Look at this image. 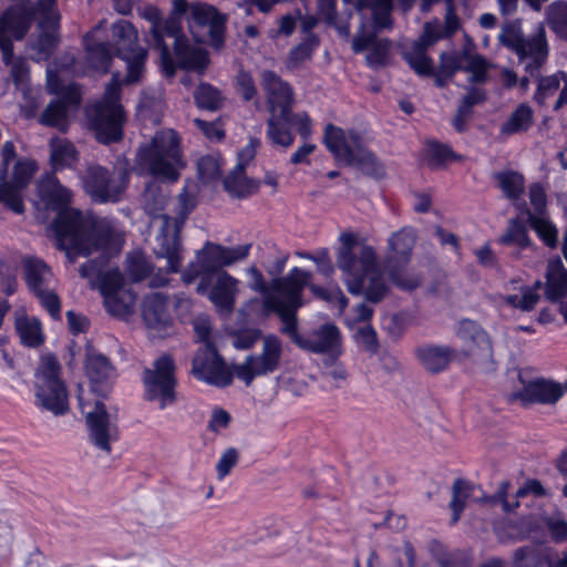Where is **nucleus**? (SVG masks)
Instances as JSON below:
<instances>
[{
	"label": "nucleus",
	"mask_w": 567,
	"mask_h": 567,
	"mask_svg": "<svg viewBox=\"0 0 567 567\" xmlns=\"http://www.w3.org/2000/svg\"><path fill=\"white\" fill-rule=\"evenodd\" d=\"M558 91L559 96L555 103V110L567 104V74L564 72L540 79L534 100L538 104H544L548 97L553 96Z\"/></svg>",
	"instance_id": "32"
},
{
	"label": "nucleus",
	"mask_w": 567,
	"mask_h": 567,
	"mask_svg": "<svg viewBox=\"0 0 567 567\" xmlns=\"http://www.w3.org/2000/svg\"><path fill=\"white\" fill-rule=\"evenodd\" d=\"M33 11L29 2H19L0 17V50L6 64H12L11 76L17 85L28 78L24 60L12 61V40H20L30 28Z\"/></svg>",
	"instance_id": "10"
},
{
	"label": "nucleus",
	"mask_w": 567,
	"mask_h": 567,
	"mask_svg": "<svg viewBox=\"0 0 567 567\" xmlns=\"http://www.w3.org/2000/svg\"><path fill=\"white\" fill-rule=\"evenodd\" d=\"M282 353L281 340L274 334L265 336L261 351L256 355H248L243 363L235 365V375L249 385L256 377L267 375L278 370Z\"/></svg>",
	"instance_id": "18"
},
{
	"label": "nucleus",
	"mask_w": 567,
	"mask_h": 567,
	"mask_svg": "<svg viewBox=\"0 0 567 567\" xmlns=\"http://www.w3.org/2000/svg\"><path fill=\"white\" fill-rule=\"evenodd\" d=\"M544 522L555 542L560 543L567 539V522L559 514L548 516Z\"/></svg>",
	"instance_id": "57"
},
{
	"label": "nucleus",
	"mask_w": 567,
	"mask_h": 567,
	"mask_svg": "<svg viewBox=\"0 0 567 567\" xmlns=\"http://www.w3.org/2000/svg\"><path fill=\"white\" fill-rule=\"evenodd\" d=\"M542 286L543 284L540 280H537L533 287L522 286L519 288V293L501 295L498 303L506 305L522 311H530L536 307L540 299L538 290Z\"/></svg>",
	"instance_id": "36"
},
{
	"label": "nucleus",
	"mask_w": 567,
	"mask_h": 567,
	"mask_svg": "<svg viewBox=\"0 0 567 567\" xmlns=\"http://www.w3.org/2000/svg\"><path fill=\"white\" fill-rule=\"evenodd\" d=\"M528 223L538 237L549 247H556L558 230L545 214L527 212Z\"/></svg>",
	"instance_id": "43"
},
{
	"label": "nucleus",
	"mask_w": 567,
	"mask_h": 567,
	"mask_svg": "<svg viewBox=\"0 0 567 567\" xmlns=\"http://www.w3.org/2000/svg\"><path fill=\"white\" fill-rule=\"evenodd\" d=\"M79 404L85 415L90 443L106 454L111 453L112 443L120 437L116 412L100 400L92 405L82 394L79 395Z\"/></svg>",
	"instance_id": "14"
},
{
	"label": "nucleus",
	"mask_w": 567,
	"mask_h": 567,
	"mask_svg": "<svg viewBox=\"0 0 567 567\" xmlns=\"http://www.w3.org/2000/svg\"><path fill=\"white\" fill-rule=\"evenodd\" d=\"M171 17L162 19L156 7L148 6L143 9V17L148 20L155 48L159 51L161 64L166 76L175 74V65L203 72L208 65L207 52L199 45L190 44L189 40L181 33V18L186 14L188 2L186 0H172Z\"/></svg>",
	"instance_id": "3"
},
{
	"label": "nucleus",
	"mask_w": 567,
	"mask_h": 567,
	"mask_svg": "<svg viewBox=\"0 0 567 567\" xmlns=\"http://www.w3.org/2000/svg\"><path fill=\"white\" fill-rule=\"evenodd\" d=\"M534 122V110L527 103L517 105L501 125L499 133L503 136L524 133Z\"/></svg>",
	"instance_id": "35"
},
{
	"label": "nucleus",
	"mask_w": 567,
	"mask_h": 567,
	"mask_svg": "<svg viewBox=\"0 0 567 567\" xmlns=\"http://www.w3.org/2000/svg\"><path fill=\"white\" fill-rule=\"evenodd\" d=\"M499 243L504 245L515 244L519 247L528 246L529 238L526 226L522 221L513 219L509 223L507 231L499 238Z\"/></svg>",
	"instance_id": "50"
},
{
	"label": "nucleus",
	"mask_w": 567,
	"mask_h": 567,
	"mask_svg": "<svg viewBox=\"0 0 567 567\" xmlns=\"http://www.w3.org/2000/svg\"><path fill=\"white\" fill-rule=\"evenodd\" d=\"M37 169L38 165L35 161L31 158H19L12 166L9 182L6 183L20 194V190L29 184Z\"/></svg>",
	"instance_id": "41"
},
{
	"label": "nucleus",
	"mask_w": 567,
	"mask_h": 567,
	"mask_svg": "<svg viewBox=\"0 0 567 567\" xmlns=\"http://www.w3.org/2000/svg\"><path fill=\"white\" fill-rule=\"evenodd\" d=\"M441 60L442 70L445 73L453 74L462 70L470 74V79L473 82H483L485 80L487 62L481 55L467 51L460 54L443 53Z\"/></svg>",
	"instance_id": "28"
},
{
	"label": "nucleus",
	"mask_w": 567,
	"mask_h": 567,
	"mask_svg": "<svg viewBox=\"0 0 567 567\" xmlns=\"http://www.w3.org/2000/svg\"><path fill=\"white\" fill-rule=\"evenodd\" d=\"M38 190L44 204L58 210L53 228L58 246L64 250L70 261L93 251H101L103 257L120 251L123 245L122 230L107 221L93 223L79 210L68 208L72 193L54 175L48 174L43 177L38 184Z\"/></svg>",
	"instance_id": "2"
},
{
	"label": "nucleus",
	"mask_w": 567,
	"mask_h": 567,
	"mask_svg": "<svg viewBox=\"0 0 567 567\" xmlns=\"http://www.w3.org/2000/svg\"><path fill=\"white\" fill-rule=\"evenodd\" d=\"M22 267L29 289L50 316L53 319H59L61 316V302L54 291L55 279L51 269L41 259L35 257L23 258Z\"/></svg>",
	"instance_id": "17"
},
{
	"label": "nucleus",
	"mask_w": 567,
	"mask_h": 567,
	"mask_svg": "<svg viewBox=\"0 0 567 567\" xmlns=\"http://www.w3.org/2000/svg\"><path fill=\"white\" fill-rule=\"evenodd\" d=\"M337 0H318L317 6V14L318 17L328 23L329 25L336 28L339 35L349 38L350 35V27L348 23H340L337 17Z\"/></svg>",
	"instance_id": "44"
},
{
	"label": "nucleus",
	"mask_w": 567,
	"mask_h": 567,
	"mask_svg": "<svg viewBox=\"0 0 567 567\" xmlns=\"http://www.w3.org/2000/svg\"><path fill=\"white\" fill-rule=\"evenodd\" d=\"M231 421L230 414L223 409H214L208 423L209 430L213 432H219L226 429Z\"/></svg>",
	"instance_id": "64"
},
{
	"label": "nucleus",
	"mask_w": 567,
	"mask_h": 567,
	"mask_svg": "<svg viewBox=\"0 0 567 567\" xmlns=\"http://www.w3.org/2000/svg\"><path fill=\"white\" fill-rule=\"evenodd\" d=\"M298 308L287 310V317H280L284 322V332L302 350L312 353H327L340 355L342 340L339 328L333 323H324L310 333L301 334L297 331L296 311Z\"/></svg>",
	"instance_id": "12"
},
{
	"label": "nucleus",
	"mask_w": 567,
	"mask_h": 567,
	"mask_svg": "<svg viewBox=\"0 0 567 567\" xmlns=\"http://www.w3.org/2000/svg\"><path fill=\"white\" fill-rule=\"evenodd\" d=\"M47 85L51 94L59 96L51 102L41 116V123L49 126H60L64 123L70 106H76L80 102V91L76 84H64L59 73L49 68L47 70Z\"/></svg>",
	"instance_id": "21"
},
{
	"label": "nucleus",
	"mask_w": 567,
	"mask_h": 567,
	"mask_svg": "<svg viewBox=\"0 0 567 567\" xmlns=\"http://www.w3.org/2000/svg\"><path fill=\"white\" fill-rule=\"evenodd\" d=\"M192 373L196 379L217 388L229 385L233 381V374H235L212 343L198 349L193 359Z\"/></svg>",
	"instance_id": "24"
},
{
	"label": "nucleus",
	"mask_w": 567,
	"mask_h": 567,
	"mask_svg": "<svg viewBox=\"0 0 567 567\" xmlns=\"http://www.w3.org/2000/svg\"><path fill=\"white\" fill-rule=\"evenodd\" d=\"M175 364L172 357L161 355L152 369L143 374L145 395L150 401H157L165 409L175 401Z\"/></svg>",
	"instance_id": "19"
},
{
	"label": "nucleus",
	"mask_w": 567,
	"mask_h": 567,
	"mask_svg": "<svg viewBox=\"0 0 567 567\" xmlns=\"http://www.w3.org/2000/svg\"><path fill=\"white\" fill-rule=\"evenodd\" d=\"M564 393L565 384L537 378L524 384L517 396L523 403L554 404Z\"/></svg>",
	"instance_id": "29"
},
{
	"label": "nucleus",
	"mask_w": 567,
	"mask_h": 567,
	"mask_svg": "<svg viewBox=\"0 0 567 567\" xmlns=\"http://www.w3.org/2000/svg\"><path fill=\"white\" fill-rule=\"evenodd\" d=\"M199 295L207 299L220 313H230L240 291V281L226 271L202 276L196 287Z\"/></svg>",
	"instance_id": "20"
},
{
	"label": "nucleus",
	"mask_w": 567,
	"mask_h": 567,
	"mask_svg": "<svg viewBox=\"0 0 567 567\" xmlns=\"http://www.w3.org/2000/svg\"><path fill=\"white\" fill-rule=\"evenodd\" d=\"M249 277V287L251 290L258 292L262 297L260 315L267 316L270 312H276L279 317H287V310L292 308H300L302 306V291L305 287L309 286L311 291L322 299L334 298L338 300L340 312H342L348 300L344 295L339 290H333L328 295L324 289L311 285V272L293 267L287 276L282 278L272 279L268 286L264 279L261 271L251 266L246 270Z\"/></svg>",
	"instance_id": "5"
},
{
	"label": "nucleus",
	"mask_w": 567,
	"mask_h": 567,
	"mask_svg": "<svg viewBox=\"0 0 567 567\" xmlns=\"http://www.w3.org/2000/svg\"><path fill=\"white\" fill-rule=\"evenodd\" d=\"M415 243V234L411 228H402L388 239L386 264L392 268L393 262H405ZM391 280L398 287L411 290L419 286L420 277L404 271L391 269Z\"/></svg>",
	"instance_id": "22"
},
{
	"label": "nucleus",
	"mask_w": 567,
	"mask_h": 567,
	"mask_svg": "<svg viewBox=\"0 0 567 567\" xmlns=\"http://www.w3.org/2000/svg\"><path fill=\"white\" fill-rule=\"evenodd\" d=\"M464 355L480 363H492L493 349L488 334L472 320H462L456 331Z\"/></svg>",
	"instance_id": "25"
},
{
	"label": "nucleus",
	"mask_w": 567,
	"mask_h": 567,
	"mask_svg": "<svg viewBox=\"0 0 567 567\" xmlns=\"http://www.w3.org/2000/svg\"><path fill=\"white\" fill-rule=\"evenodd\" d=\"M236 83L238 91L245 100H251L256 95L255 82L249 73L241 71L236 78Z\"/></svg>",
	"instance_id": "59"
},
{
	"label": "nucleus",
	"mask_w": 567,
	"mask_h": 567,
	"mask_svg": "<svg viewBox=\"0 0 567 567\" xmlns=\"http://www.w3.org/2000/svg\"><path fill=\"white\" fill-rule=\"evenodd\" d=\"M195 102L198 107L216 110L220 104L219 92L209 84H200L195 92Z\"/></svg>",
	"instance_id": "51"
},
{
	"label": "nucleus",
	"mask_w": 567,
	"mask_h": 567,
	"mask_svg": "<svg viewBox=\"0 0 567 567\" xmlns=\"http://www.w3.org/2000/svg\"><path fill=\"white\" fill-rule=\"evenodd\" d=\"M498 40L518 55L519 61L525 63V71L529 75H536L539 65L547 56V43L543 27L537 28L532 39L525 40L520 24L508 23L503 27Z\"/></svg>",
	"instance_id": "15"
},
{
	"label": "nucleus",
	"mask_w": 567,
	"mask_h": 567,
	"mask_svg": "<svg viewBox=\"0 0 567 567\" xmlns=\"http://www.w3.org/2000/svg\"><path fill=\"white\" fill-rule=\"evenodd\" d=\"M224 187L234 197H245L251 194L257 185L244 176V166L240 164L225 178Z\"/></svg>",
	"instance_id": "42"
},
{
	"label": "nucleus",
	"mask_w": 567,
	"mask_h": 567,
	"mask_svg": "<svg viewBox=\"0 0 567 567\" xmlns=\"http://www.w3.org/2000/svg\"><path fill=\"white\" fill-rule=\"evenodd\" d=\"M353 337L355 342L365 351L374 352L377 350V334L369 323L355 327Z\"/></svg>",
	"instance_id": "54"
},
{
	"label": "nucleus",
	"mask_w": 567,
	"mask_h": 567,
	"mask_svg": "<svg viewBox=\"0 0 567 567\" xmlns=\"http://www.w3.org/2000/svg\"><path fill=\"white\" fill-rule=\"evenodd\" d=\"M425 50L413 44L410 51L404 52V59L419 75H431L433 72L431 59L425 54Z\"/></svg>",
	"instance_id": "46"
},
{
	"label": "nucleus",
	"mask_w": 567,
	"mask_h": 567,
	"mask_svg": "<svg viewBox=\"0 0 567 567\" xmlns=\"http://www.w3.org/2000/svg\"><path fill=\"white\" fill-rule=\"evenodd\" d=\"M194 123L210 141H219L224 137V131L218 122H206L195 118Z\"/></svg>",
	"instance_id": "60"
},
{
	"label": "nucleus",
	"mask_w": 567,
	"mask_h": 567,
	"mask_svg": "<svg viewBox=\"0 0 567 567\" xmlns=\"http://www.w3.org/2000/svg\"><path fill=\"white\" fill-rule=\"evenodd\" d=\"M529 199L533 205L534 214H544L546 207V193L540 184H533L529 188Z\"/></svg>",
	"instance_id": "63"
},
{
	"label": "nucleus",
	"mask_w": 567,
	"mask_h": 567,
	"mask_svg": "<svg viewBox=\"0 0 567 567\" xmlns=\"http://www.w3.org/2000/svg\"><path fill=\"white\" fill-rule=\"evenodd\" d=\"M86 371L93 391H99L97 385L112 379L114 375L110 361L102 354H93L87 359Z\"/></svg>",
	"instance_id": "40"
},
{
	"label": "nucleus",
	"mask_w": 567,
	"mask_h": 567,
	"mask_svg": "<svg viewBox=\"0 0 567 567\" xmlns=\"http://www.w3.org/2000/svg\"><path fill=\"white\" fill-rule=\"evenodd\" d=\"M152 224L158 227L154 248L156 256L166 259V272H177L183 260L182 245L178 239L183 219L172 218L167 215H155Z\"/></svg>",
	"instance_id": "23"
},
{
	"label": "nucleus",
	"mask_w": 567,
	"mask_h": 567,
	"mask_svg": "<svg viewBox=\"0 0 567 567\" xmlns=\"http://www.w3.org/2000/svg\"><path fill=\"white\" fill-rule=\"evenodd\" d=\"M128 162L118 159L110 172L101 166H92L83 177L84 190L99 203L117 202L128 182Z\"/></svg>",
	"instance_id": "13"
},
{
	"label": "nucleus",
	"mask_w": 567,
	"mask_h": 567,
	"mask_svg": "<svg viewBox=\"0 0 567 567\" xmlns=\"http://www.w3.org/2000/svg\"><path fill=\"white\" fill-rule=\"evenodd\" d=\"M185 163L179 141L171 128L158 131L151 141L137 150L133 169L137 174H150L161 181L176 182Z\"/></svg>",
	"instance_id": "6"
},
{
	"label": "nucleus",
	"mask_w": 567,
	"mask_h": 567,
	"mask_svg": "<svg viewBox=\"0 0 567 567\" xmlns=\"http://www.w3.org/2000/svg\"><path fill=\"white\" fill-rule=\"evenodd\" d=\"M429 153L439 164H445L457 158L449 146L436 143L429 145Z\"/></svg>",
	"instance_id": "61"
},
{
	"label": "nucleus",
	"mask_w": 567,
	"mask_h": 567,
	"mask_svg": "<svg viewBox=\"0 0 567 567\" xmlns=\"http://www.w3.org/2000/svg\"><path fill=\"white\" fill-rule=\"evenodd\" d=\"M61 370L58 359L47 353L41 355L34 371L35 404L54 415H62L69 409V396Z\"/></svg>",
	"instance_id": "9"
},
{
	"label": "nucleus",
	"mask_w": 567,
	"mask_h": 567,
	"mask_svg": "<svg viewBox=\"0 0 567 567\" xmlns=\"http://www.w3.org/2000/svg\"><path fill=\"white\" fill-rule=\"evenodd\" d=\"M358 11L370 10L373 16L374 27L378 29L388 28L391 23L390 13L393 8V0H355Z\"/></svg>",
	"instance_id": "39"
},
{
	"label": "nucleus",
	"mask_w": 567,
	"mask_h": 567,
	"mask_svg": "<svg viewBox=\"0 0 567 567\" xmlns=\"http://www.w3.org/2000/svg\"><path fill=\"white\" fill-rule=\"evenodd\" d=\"M0 202L4 203L17 214H21L23 212L24 205L21 194L16 189H12V187L7 183L0 185Z\"/></svg>",
	"instance_id": "56"
},
{
	"label": "nucleus",
	"mask_w": 567,
	"mask_h": 567,
	"mask_svg": "<svg viewBox=\"0 0 567 567\" xmlns=\"http://www.w3.org/2000/svg\"><path fill=\"white\" fill-rule=\"evenodd\" d=\"M258 330H245L233 337V346L236 349L245 350L252 347L259 338Z\"/></svg>",
	"instance_id": "62"
},
{
	"label": "nucleus",
	"mask_w": 567,
	"mask_h": 567,
	"mask_svg": "<svg viewBox=\"0 0 567 567\" xmlns=\"http://www.w3.org/2000/svg\"><path fill=\"white\" fill-rule=\"evenodd\" d=\"M545 297L551 302L567 297V270L559 258L548 262Z\"/></svg>",
	"instance_id": "31"
},
{
	"label": "nucleus",
	"mask_w": 567,
	"mask_h": 567,
	"mask_svg": "<svg viewBox=\"0 0 567 567\" xmlns=\"http://www.w3.org/2000/svg\"><path fill=\"white\" fill-rule=\"evenodd\" d=\"M38 13L41 17L39 27L41 33L33 44L34 59L38 61L47 60L56 45V29L60 21V14L55 7V0H39Z\"/></svg>",
	"instance_id": "26"
},
{
	"label": "nucleus",
	"mask_w": 567,
	"mask_h": 567,
	"mask_svg": "<svg viewBox=\"0 0 567 567\" xmlns=\"http://www.w3.org/2000/svg\"><path fill=\"white\" fill-rule=\"evenodd\" d=\"M548 22L550 28L567 40V2H555L548 9Z\"/></svg>",
	"instance_id": "47"
},
{
	"label": "nucleus",
	"mask_w": 567,
	"mask_h": 567,
	"mask_svg": "<svg viewBox=\"0 0 567 567\" xmlns=\"http://www.w3.org/2000/svg\"><path fill=\"white\" fill-rule=\"evenodd\" d=\"M238 454L235 449H227L221 453L217 465V477L219 481H223L233 470V467L237 464Z\"/></svg>",
	"instance_id": "58"
},
{
	"label": "nucleus",
	"mask_w": 567,
	"mask_h": 567,
	"mask_svg": "<svg viewBox=\"0 0 567 567\" xmlns=\"http://www.w3.org/2000/svg\"><path fill=\"white\" fill-rule=\"evenodd\" d=\"M78 162V152L68 140L54 137L50 141V164L53 171L71 168Z\"/></svg>",
	"instance_id": "37"
},
{
	"label": "nucleus",
	"mask_w": 567,
	"mask_h": 567,
	"mask_svg": "<svg viewBox=\"0 0 567 567\" xmlns=\"http://www.w3.org/2000/svg\"><path fill=\"white\" fill-rule=\"evenodd\" d=\"M80 275L89 279L93 288L99 289L109 313L126 318L134 312L136 296L118 270L102 272L94 261H87L81 266Z\"/></svg>",
	"instance_id": "7"
},
{
	"label": "nucleus",
	"mask_w": 567,
	"mask_h": 567,
	"mask_svg": "<svg viewBox=\"0 0 567 567\" xmlns=\"http://www.w3.org/2000/svg\"><path fill=\"white\" fill-rule=\"evenodd\" d=\"M260 84L267 99L270 115H290L293 94L290 85L275 72L265 70L260 73Z\"/></svg>",
	"instance_id": "27"
},
{
	"label": "nucleus",
	"mask_w": 567,
	"mask_h": 567,
	"mask_svg": "<svg viewBox=\"0 0 567 567\" xmlns=\"http://www.w3.org/2000/svg\"><path fill=\"white\" fill-rule=\"evenodd\" d=\"M16 330L21 343L29 348H37L44 342L40 320L35 317H29L23 311L16 313Z\"/></svg>",
	"instance_id": "34"
},
{
	"label": "nucleus",
	"mask_w": 567,
	"mask_h": 567,
	"mask_svg": "<svg viewBox=\"0 0 567 567\" xmlns=\"http://www.w3.org/2000/svg\"><path fill=\"white\" fill-rule=\"evenodd\" d=\"M126 269L132 280L141 281L150 274L151 265L143 254L136 251L128 255Z\"/></svg>",
	"instance_id": "52"
},
{
	"label": "nucleus",
	"mask_w": 567,
	"mask_h": 567,
	"mask_svg": "<svg viewBox=\"0 0 567 567\" xmlns=\"http://www.w3.org/2000/svg\"><path fill=\"white\" fill-rule=\"evenodd\" d=\"M142 318L150 330L165 331L172 324L167 296L162 292L146 295L142 302Z\"/></svg>",
	"instance_id": "30"
},
{
	"label": "nucleus",
	"mask_w": 567,
	"mask_h": 567,
	"mask_svg": "<svg viewBox=\"0 0 567 567\" xmlns=\"http://www.w3.org/2000/svg\"><path fill=\"white\" fill-rule=\"evenodd\" d=\"M442 38H444V34L442 33L439 21L435 20L425 23L423 33L413 44L426 49Z\"/></svg>",
	"instance_id": "55"
},
{
	"label": "nucleus",
	"mask_w": 567,
	"mask_h": 567,
	"mask_svg": "<svg viewBox=\"0 0 567 567\" xmlns=\"http://www.w3.org/2000/svg\"><path fill=\"white\" fill-rule=\"evenodd\" d=\"M221 168L220 156L218 154H210L203 156L197 164L199 178L209 183L219 177Z\"/></svg>",
	"instance_id": "49"
},
{
	"label": "nucleus",
	"mask_w": 567,
	"mask_h": 567,
	"mask_svg": "<svg viewBox=\"0 0 567 567\" xmlns=\"http://www.w3.org/2000/svg\"><path fill=\"white\" fill-rule=\"evenodd\" d=\"M498 186L507 198L515 199L524 190V178L515 172H502L495 175Z\"/></svg>",
	"instance_id": "45"
},
{
	"label": "nucleus",
	"mask_w": 567,
	"mask_h": 567,
	"mask_svg": "<svg viewBox=\"0 0 567 567\" xmlns=\"http://www.w3.org/2000/svg\"><path fill=\"white\" fill-rule=\"evenodd\" d=\"M471 486L462 481L457 480L453 484V496L451 501V508L453 512V522H457L461 513L465 507L466 498L470 495Z\"/></svg>",
	"instance_id": "53"
},
{
	"label": "nucleus",
	"mask_w": 567,
	"mask_h": 567,
	"mask_svg": "<svg viewBox=\"0 0 567 567\" xmlns=\"http://www.w3.org/2000/svg\"><path fill=\"white\" fill-rule=\"evenodd\" d=\"M318 45V38L309 33L306 39L296 48H293L288 56V66L295 68L298 64L305 62L306 60L310 59L312 51Z\"/></svg>",
	"instance_id": "48"
},
{
	"label": "nucleus",
	"mask_w": 567,
	"mask_h": 567,
	"mask_svg": "<svg viewBox=\"0 0 567 567\" xmlns=\"http://www.w3.org/2000/svg\"><path fill=\"white\" fill-rule=\"evenodd\" d=\"M420 363L431 372H439L447 367L455 353L443 346H423L415 350Z\"/></svg>",
	"instance_id": "33"
},
{
	"label": "nucleus",
	"mask_w": 567,
	"mask_h": 567,
	"mask_svg": "<svg viewBox=\"0 0 567 567\" xmlns=\"http://www.w3.org/2000/svg\"><path fill=\"white\" fill-rule=\"evenodd\" d=\"M323 142L338 163L355 166L367 174L375 176L381 174L382 169L374 155L365 148L361 136L354 131H344L333 124H328Z\"/></svg>",
	"instance_id": "8"
},
{
	"label": "nucleus",
	"mask_w": 567,
	"mask_h": 567,
	"mask_svg": "<svg viewBox=\"0 0 567 567\" xmlns=\"http://www.w3.org/2000/svg\"><path fill=\"white\" fill-rule=\"evenodd\" d=\"M186 13L189 32L197 43L209 44L217 50L224 45L226 19L216 8L195 2L188 4Z\"/></svg>",
	"instance_id": "16"
},
{
	"label": "nucleus",
	"mask_w": 567,
	"mask_h": 567,
	"mask_svg": "<svg viewBox=\"0 0 567 567\" xmlns=\"http://www.w3.org/2000/svg\"><path fill=\"white\" fill-rule=\"evenodd\" d=\"M96 31L94 30L85 39L87 59L92 66L106 73L110 68L112 52H114L126 63L127 70L126 76L122 81L117 73L113 74L102 101L87 110L96 138L102 143H110L121 138L122 126L125 121L123 107L120 104L121 84H133L142 80L147 52L137 44V31L128 21L120 20L112 25V48L105 43L91 44L89 42Z\"/></svg>",
	"instance_id": "1"
},
{
	"label": "nucleus",
	"mask_w": 567,
	"mask_h": 567,
	"mask_svg": "<svg viewBox=\"0 0 567 567\" xmlns=\"http://www.w3.org/2000/svg\"><path fill=\"white\" fill-rule=\"evenodd\" d=\"M250 245H240L236 247H224L221 245L206 243L205 246L196 252V259L190 262L182 274V280L189 285L196 278L214 275L220 271L223 267L231 266L246 259L249 255Z\"/></svg>",
	"instance_id": "11"
},
{
	"label": "nucleus",
	"mask_w": 567,
	"mask_h": 567,
	"mask_svg": "<svg viewBox=\"0 0 567 567\" xmlns=\"http://www.w3.org/2000/svg\"><path fill=\"white\" fill-rule=\"evenodd\" d=\"M339 240L341 246L337 252V266L342 272L348 291L355 296L364 295L371 302L382 300L389 286L375 249L358 243L352 233H342Z\"/></svg>",
	"instance_id": "4"
},
{
	"label": "nucleus",
	"mask_w": 567,
	"mask_h": 567,
	"mask_svg": "<svg viewBox=\"0 0 567 567\" xmlns=\"http://www.w3.org/2000/svg\"><path fill=\"white\" fill-rule=\"evenodd\" d=\"M290 115H270L267 122V136L276 145L289 147L293 143V135L289 130Z\"/></svg>",
	"instance_id": "38"
}]
</instances>
